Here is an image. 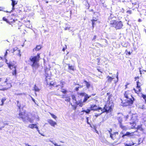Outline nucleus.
<instances>
[{
    "label": "nucleus",
    "instance_id": "nucleus-64",
    "mask_svg": "<svg viewBox=\"0 0 146 146\" xmlns=\"http://www.w3.org/2000/svg\"><path fill=\"white\" fill-rule=\"evenodd\" d=\"M144 11H145V12H146V11L145 10H144Z\"/></svg>",
    "mask_w": 146,
    "mask_h": 146
},
{
    "label": "nucleus",
    "instance_id": "nucleus-47",
    "mask_svg": "<svg viewBox=\"0 0 146 146\" xmlns=\"http://www.w3.org/2000/svg\"><path fill=\"white\" fill-rule=\"evenodd\" d=\"M96 35H94L93 38L92 40H95L96 38Z\"/></svg>",
    "mask_w": 146,
    "mask_h": 146
},
{
    "label": "nucleus",
    "instance_id": "nucleus-60",
    "mask_svg": "<svg viewBox=\"0 0 146 146\" xmlns=\"http://www.w3.org/2000/svg\"><path fill=\"white\" fill-rule=\"evenodd\" d=\"M64 96H62V98H64Z\"/></svg>",
    "mask_w": 146,
    "mask_h": 146
},
{
    "label": "nucleus",
    "instance_id": "nucleus-21",
    "mask_svg": "<svg viewBox=\"0 0 146 146\" xmlns=\"http://www.w3.org/2000/svg\"><path fill=\"white\" fill-rule=\"evenodd\" d=\"M109 132L110 133V137L112 139L114 140V137L116 135H118V133L117 132H115L113 134H112L111 133H110V131H109Z\"/></svg>",
    "mask_w": 146,
    "mask_h": 146
},
{
    "label": "nucleus",
    "instance_id": "nucleus-3",
    "mask_svg": "<svg viewBox=\"0 0 146 146\" xmlns=\"http://www.w3.org/2000/svg\"><path fill=\"white\" fill-rule=\"evenodd\" d=\"M130 117L131 119V122H130V125H132L131 127H129L130 129H133L135 127L136 125L135 122L137 121L138 119V115L137 114L135 113L133 115L129 114V115L126 116L125 117L126 119H128Z\"/></svg>",
    "mask_w": 146,
    "mask_h": 146
},
{
    "label": "nucleus",
    "instance_id": "nucleus-38",
    "mask_svg": "<svg viewBox=\"0 0 146 146\" xmlns=\"http://www.w3.org/2000/svg\"><path fill=\"white\" fill-rule=\"evenodd\" d=\"M138 143L137 144V145H139L140 144V143L142 142V141H141V139L139 138L138 139Z\"/></svg>",
    "mask_w": 146,
    "mask_h": 146
},
{
    "label": "nucleus",
    "instance_id": "nucleus-31",
    "mask_svg": "<svg viewBox=\"0 0 146 146\" xmlns=\"http://www.w3.org/2000/svg\"><path fill=\"white\" fill-rule=\"evenodd\" d=\"M68 68L70 70H74V66L72 65H70V64H68Z\"/></svg>",
    "mask_w": 146,
    "mask_h": 146
},
{
    "label": "nucleus",
    "instance_id": "nucleus-42",
    "mask_svg": "<svg viewBox=\"0 0 146 146\" xmlns=\"http://www.w3.org/2000/svg\"><path fill=\"white\" fill-rule=\"evenodd\" d=\"M3 20L6 21L7 23H8V20H7V19L6 18L4 17L3 18Z\"/></svg>",
    "mask_w": 146,
    "mask_h": 146
},
{
    "label": "nucleus",
    "instance_id": "nucleus-23",
    "mask_svg": "<svg viewBox=\"0 0 146 146\" xmlns=\"http://www.w3.org/2000/svg\"><path fill=\"white\" fill-rule=\"evenodd\" d=\"M42 48V46L40 45H37L36 47L33 49V50L35 51H38L39 50Z\"/></svg>",
    "mask_w": 146,
    "mask_h": 146
},
{
    "label": "nucleus",
    "instance_id": "nucleus-56",
    "mask_svg": "<svg viewBox=\"0 0 146 146\" xmlns=\"http://www.w3.org/2000/svg\"><path fill=\"white\" fill-rule=\"evenodd\" d=\"M56 94H57V95H58V96L60 95V94L59 93H57Z\"/></svg>",
    "mask_w": 146,
    "mask_h": 146
},
{
    "label": "nucleus",
    "instance_id": "nucleus-6",
    "mask_svg": "<svg viewBox=\"0 0 146 146\" xmlns=\"http://www.w3.org/2000/svg\"><path fill=\"white\" fill-rule=\"evenodd\" d=\"M28 120L31 123L33 122L34 120L37 121L39 120V117L37 113L33 112L31 115H29L28 116Z\"/></svg>",
    "mask_w": 146,
    "mask_h": 146
},
{
    "label": "nucleus",
    "instance_id": "nucleus-7",
    "mask_svg": "<svg viewBox=\"0 0 146 146\" xmlns=\"http://www.w3.org/2000/svg\"><path fill=\"white\" fill-rule=\"evenodd\" d=\"M113 26L115 28L117 29H119L122 28L123 24L121 21H112L111 22Z\"/></svg>",
    "mask_w": 146,
    "mask_h": 146
},
{
    "label": "nucleus",
    "instance_id": "nucleus-53",
    "mask_svg": "<svg viewBox=\"0 0 146 146\" xmlns=\"http://www.w3.org/2000/svg\"><path fill=\"white\" fill-rule=\"evenodd\" d=\"M139 72H140V74H141V70H140V68Z\"/></svg>",
    "mask_w": 146,
    "mask_h": 146
},
{
    "label": "nucleus",
    "instance_id": "nucleus-41",
    "mask_svg": "<svg viewBox=\"0 0 146 146\" xmlns=\"http://www.w3.org/2000/svg\"><path fill=\"white\" fill-rule=\"evenodd\" d=\"M65 100L66 101L69 102L70 101V98H68Z\"/></svg>",
    "mask_w": 146,
    "mask_h": 146
},
{
    "label": "nucleus",
    "instance_id": "nucleus-28",
    "mask_svg": "<svg viewBox=\"0 0 146 146\" xmlns=\"http://www.w3.org/2000/svg\"><path fill=\"white\" fill-rule=\"evenodd\" d=\"M49 113L51 115L52 117L54 119H56L57 118V117L55 115H54V114L51 113L50 112Z\"/></svg>",
    "mask_w": 146,
    "mask_h": 146
},
{
    "label": "nucleus",
    "instance_id": "nucleus-20",
    "mask_svg": "<svg viewBox=\"0 0 146 146\" xmlns=\"http://www.w3.org/2000/svg\"><path fill=\"white\" fill-rule=\"evenodd\" d=\"M11 1H12L11 5L12 6L13 9H14V6L17 4V1L14 0H11Z\"/></svg>",
    "mask_w": 146,
    "mask_h": 146
},
{
    "label": "nucleus",
    "instance_id": "nucleus-13",
    "mask_svg": "<svg viewBox=\"0 0 146 146\" xmlns=\"http://www.w3.org/2000/svg\"><path fill=\"white\" fill-rule=\"evenodd\" d=\"M98 17H96L94 16L93 17L92 19L91 20L92 22V27L93 28L94 27V25H95L96 23H100L98 21Z\"/></svg>",
    "mask_w": 146,
    "mask_h": 146
},
{
    "label": "nucleus",
    "instance_id": "nucleus-57",
    "mask_svg": "<svg viewBox=\"0 0 146 146\" xmlns=\"http://www.w3.org/2000/svg\"><path fill=\"white\" fill-rule=\"evenodd\" d=\"M2 8L1 7H0V11L2 10Z\"/></svg>",
    "mask_w": 146,
    "mask_h": 146
},
{
    "label": "nucleus",
    "instance_id": "nucleus-48",
    "mask_svg": "<svg viewBox=\"0 0 146 146\" xmlns=\"http://www.w3.org/2000/svg\"><path fill=\"white\" fill-rule=\"evenodd\" d=\"M31 99L32 100L35 102V100L31 96Z\"/></svg>",
    "mask_w": 146,
    "mask_h": 146
},
{
    "label": "nucleus",
    "instance_id": "nucleus-44",
    "mask_svg": "<svg viewBox=\"0 0 146 146\" xmlns=\"http://www.w3.org/2000/svg\"><path fill=\"white\" fill-rule=\"evenodd\" d=\"M100 113H99V114H96L95 115V116L96 117H97L99 115L101 114L102 113H101V111H100Z\"/></svg>",
    "mask_w": 146,
    "mask_h": 146
},
{
    "label": "nucleus",
    "instance_id": "nucleus-59",
    "mask_svg": "<svg viewBox=\"0 0 146 146\" xmlns=\"http://www.w3.org/2000/svg\"><path fill=\"white\" fill-rule=\"evenodd\" d=\"M137 78H139V77H137L135 78V79H136Z\"/></svg>",
    "mask_w": 146,
    "mask_h": 146
},
{
    "label": "nucleus",
    "instance_id": "nucleus-1",
    "mask_svg": "<svg viewBox=\"0 0 146 146\" xmlns=\"http://www.w3.org/2000/svg\"><path fill=\"white\" fill-rule=\"evenodd\" d=\"M46 82V85L49 86H52L54 87L58 88H57L58 92L60 91L63 94H66L68 91L66 90L63 88V86L65 84L64 82L60 81L57 83H54L53 81H50V74H48L46 73L45 75Z\"/></svg>",
    "mask_w": 146,
    "mask_h": 146
},
{
    "label": "nucleus",
    "instance_id": "nucleus-61",
    "mask_svg": "<svg viewBox=\"0 0 146 146\" xmlns=\"http://www.w3.org/2000/svg\"><path fill=\"white\" fill-rule=\"evenodd\" d=\"M65 50V49L64 48H63L62 49L64 51Z\"/></svg>",
    "mask_w": 146,
    "mask_h": 146
},
{
    "label": "nucleus",
    "instance_id": "nucleus-25",
    "mask_svg": "<svg viewBox=\"0 0 146 146\" xmlns=\"http://www.w3.org/2000/svg\"><path fill=\"white\" fill-rule=\"evenodd\" d=\"M34 89L35 92H38L40 90V89L35 85Z\"/></svg>",
    "mask_w": 146,
    "mask_h": 146
},
{
    "label": "nucleus",
    "instance_id": "nucleus-29",
    "mask_svg": "<svg viewBox=\"0 0 146 146\" xmlns=\"http://www.w3.org/2000/svg\"><path fill=\"white\" fill-rule=\"evenodd\" d=\"M141 96L145 100V102H146V95L141 94Z\"/></svg>",
    "mask_w": 146,
    "mask_h": 146
},
{
    "label": "nucleus",
    "instance_id": "nucleus-26",
    "mask_svg": "<svg viewBox=\"0 0 146 146\" xmlns=\"http://www.w3.org/2000/svg\"><path fill=\"white\" fill-rule=\"evenodd\" d=\"M12 74L13 76H16L17 72L16 68L15 69L13 70V72H12Z\"/></svg>",
    "mask_w": 146,
    "mask_h": 146
},
{
    "label": "nucleus",
    "instance_id": "nucleus-18",
    "mask_svg": "<svg viewBox=\"0 0 146 146\" xmlns=\"http://www.w3.org/2000/svg\"><path fill=\"white\" fill-rule=\"evenodd\" d=\"M107 81L109 82H111L112 80L114 79V76L111 77L110 76H108L107 77Z\"/></svg>",
    "mask_w": 146,
    "mask_h": 146
},
{
    "label": "nucleus",
    "instance_id": "nucleus-32",
    "mask_svg": "<svg viewBox=\"0 0 146 146\" xmlns=\"http://www.w3.org/2000/svg\"><path fill=\"white\" fill-rule=\"evenodd\" d=\"M55 146H60V145H58L55 142H54L53 141H50Z\"/></svg>",
    "mask_w": 146,
    "mask_h": 146
},
{
    "label": "nucleus",
    "instance_id": "nucleus-54",
    "mask_svg": "<svg viewBox=\"0 0 146 146\" xmlns=\"http://www.w3.org/2000/svg\"><path fill=\"white\" fill-rule=\"evenodd\" d=\"M128 54H129V55H130L131 54V53L130 52H128Z\"/></svg>",
    "mask_w": 146,
    "mask_h": 146
},
{
    "label": "nucleus",
    "instance_id": "nucleus-2",
    "mask_svg": "<svg viewBox=\"0 0 146 146\" xmlns=\"http://www.w3.org/2000/svg\"><path fill=\"white\" fill-rule=\"evenodd\" d=\"M129 91H125L124 96L126 99L122 101V103L123 106H127L131 105L133 103L134 98L132 97Z\"/></svg>",
    "mask_w": 146,
    "mask_h": 146
},
{
    "label": "nucleus",
    "instance_id": "nucleus-16",
    "mask_svg": "<svg viewBox=\"0 0 146 146\" xmlns=\"http://www.w3.org/2000/svg\"><path fill=\"white\" fill-rule=\"evenodd\" d=\"M48 122L51 126L53 127H54L55 125H57V123L56 122L51 119H48Z\"/></svg>",
    "mask_w": 146,
    "mask_h": 146
},
{
    "label": "nucleus",
    "instance_id": "nucleus-22",
    "mask_svg": "<svg viewBox=\"0 0 146 146\" xmlns=\"http://www.w3.org/2000/svg\"><path fill=\"white\" fill-rule=\"evenodd\" d=\"M83 102H82L81 101H79L78 102H76V104L79 105V106L80 107H82L83 105Z\"/></svg>",
    "mask_w": 146,
    "mask_h": 146
},
{
    "label": "nucleus",
    "instance_id": "nucleus-30",
    "mask_svg": "<svg viewBox=\"0 0 146 146\" xmlns=\"http://www.w3.org/2000/svg\"><path fill=\"white\" fill-rule=\"evenodd\" d=\"M78 95L81 96H85L87 94L85 92L80 93L78 94Z\"/></svg>",
    "mask_w": 146,
    "mask_h": 146
},
{
    "label": "nucleus",
    "instance_id": "nucleus-9",
    "mask_svg": "<svg viewBox=\"0 0 146 146\" xmlns=\"http://www.w3.org/2000/svg\"><path fill=\"white\" fill-rule=\"evenodd\" d=\"M118 120L119 123V125L120 126V127L122 129L125 130H127L128 129H130V128L129 127H127L126 126H125L123 125L122 123L121 122L122 121V117H119L118 118Z\"/></svg>",
    "mask_w": 146,
    "mask_h": 146
},
{
    "label": "nucleus",
    "instance_id": "nucleus-43",
    "mask_svg": "<svg viewBox=\"0 0 146 146\" xmlns=\"http://www.w3.org/2000/svg\"><path fill=\"white\" fill-rule=\"evenodd\" d=\"M127 12L129 14H131V10L128 11Z\"/></svg>",
    "mask_w": 146,
    "mask_h": 146
},
{
    "label": "nucleus",
    "instance_id": "nucleus-45",
    "mask_svg": "<svg viewBox=\"0 0 146 146\" xmlns=\"http://www.w3.org/2000/svg\"><path fill=\"white\" fill-rule=\"evenodd\" d=\"M70 27H67L65 28L64 29H65V30H70Z\"/></svg>",
    "mask_w": 146,
    "mask_h": 146
},
{
    "label": "nucleus",
    "instance_id": "nucleus-40",
    "mask_svg": "<svg viewBox=\"0 0 146 146\" xmlns=\"http://www.w3.org/2000/svg\"><path fill=\"white\" fill-rule=\"evenodd\" d=\"M143 107L144 106L142 104L139 105V107L140 108L143 109Z\"/></svg>",
    "mask_w": 146,
    "mask_h": 146
},
{
    "label": "nucleus",
    "instance_id": "nucleus-24",
    "mask_svg": "<svg viewBox=\"0 0 146 146\" xmlns=\"http://www.w3.org/2000/svg\"><path fill=\"white\" fill-rule=\"evenodd\" d=\"M91 96H88V94L84 96V100L83 101V102H85Z\"/></svg>",
    "mask_w": 146,
    "mask_h": 146
},
{
    "label": "nucleus",
    "instance_id": "nucleus-52",
    "mask_svg": "<svg viewBox=\"0 0 146 146\" xmlns=\"http://www.w3.org/2000/svg\"><path fill=\"white\" fill-rule=\"evenodd\" d=\"M8 80L7 78L6 79V80L5 81V82H7V81Z\"/></svg>",
    "mask_w": 146,
    "mask_h": 146
},
{
    "label": "nucleus",
    "instance_id": "nucleus-33",
    "mask_svg": "<svg viewBox=\"0 0 146 146\" xmlns=\"http://www.w3.org/2000/svg\"><path fill=\"white\" fill-rule=\"evenodd\" d=\"M91 110L87 109V110H83L82 111L83 112H85L86 113H89L90 111Z\"/></svg>",
    "mask_w": 146,
    "mask_h": 146
},
{
    "label": "nucleus",
    "instance_id": "nucleus-14",
    "mask_svg": "<svg viewBox=\"0 0 146 146\" xmlns=\"http://www.w3.org/2000/svg\"><path fill=\"white\" fill-rule=\"evenodd\" d=\"M134 132H130L127 131L126 133L122 135V137L124 138L125 136H127L128 137H131L134 135Z\"/></svg>",
    "mask_w": 146,
    "mask_h": 146
},
{
    "label": "nucleus",
    "instance_id": "nucleus-49",
    "mask_svg": "<svg viewBox=\"0 0 146 146\" xmlns=\"http://www.w3.org/2000/svg\"><path fill=\"white\" fill-rule=\"evenodd\" d=\"M7 50H7L6 52V53H5V56H6L7 55Z\"/></svg>",
    "mask_w": 146,
    "mask_h": 146
},
{
    "label": "nucleus",
    "instance_id": "nucleus-4",
    "mask_svg": "<svg viewBox=\"0 0 146 146\" xmlns=\"http://www.w3.org/2000/svg\"><path fill=\"white\" fill-rule=\"evenodd\" d=\"M113 106V102L110 101L109 100L108 101L105 106L103 109L100 108L101 113L104 112H111L112 110V108Z\"/></svg>",
    "mask_w": 146,
    "mask_h": 146
},
{
    "label": "nucleus",
    "instance_id": "nucleus-58",
    "mask_svg": "<svg viewBox=\"0 0 146 146\" xmlns=\"http://www.w3.org/2000/svg\"><path fill=\"white\" fill-rule=\"evenodd\" d=\"M27 145L28 146H30V145H29L28 144H27Z\"/></svg>",
    "mask_w": 146,
    "mask_h": 146
},
{
    "label": "nucleus",
    "instance_id": "nucleus-10",
    "mask_svg": "<svg viewBox=\"0 0 146 146\" xmlns=\"http://www.w3.org/2000/svg\"><path fill=\"white\" fill-rule=\"evenodd\" d=\"M84 82L87 89H88L90 91L93 90V86L91 84V83L90 82H88L84 80Z\"/></svg>",
    "mask_w": 146,
    "mask_h": 146
},
{
    "label": "nucleus",
    "instance_id": "nucleus-34",
    "mask_svg": "<svg viewBox=\"0 0 146 146\" xmlns=\"http://www.w3.org/2000/svg\"><path fill=\"white\" fill-rule=\"evenodd\" d=\"M118 75L117 74V76L116 77V80H114V82L115 83V84L116 83L118 82Z\"/></svg>",
    "mask_w": 146,
    "mask_h": 146
},
{
    "label": "nucleus",
    "instance_id": "nucleus-27",
    "mask_svg": "<svg viewBox=\"0 0 146 146\" xmlns=\"http://www.w3.org/2000/svg\"><path fill=\"white\" fill-rule=\"evenodd\" d=\"M6 100V98H3L1 99V102L2 103L0 104V105L2 106L3 105L5 101Z\"/></svg>",
    "mask_w": 146,
    "mask_h": 146
},
{
    "label": "nucleus",
    "instance_id": "nucleus-55",
    "mask_svg": "<svg viewBox=\"0 0 146 146\" xmlns=\"http://www.w3.org/2000/svg\"><path fill=\"white\" fill-rule=\"evenodd\" d=\"M80 87V88H82L83 87V86H79Z\"/></svg>",
    "mask_w": 146,
    "mask_h": 146
},
{
    "label": "nucleus",
    "instance_id": "nucleus-19",
    "mask_svg": "<svg viewBox=\"0 0 146 146\" xmlns=\"http://www.w3.org/2000/svg\"><path fill=\"white\" fill-rule=\"evenodd\" d=\"M6 125H7L6 123H5L3 122L0 121V130H1Z\"/></svg>",
    "mask_w": 146,
    "mask_h": 146
},
{
    "label": "nucleus",
    "instance_id": "nucleus-11",
    "mask_svg": "<svg viewBox=\"0 0 146 146\" xmlns=\"http://www.w3.org/2000/svg\"><path fill=\"white\" fill-rule=\"evenodd\" d=\"M101 108L95 105H91L90 108L91 110L93 111H101V110L100 108Z\"/></svg>",
    "mask_w": 146,
    "mask_h": 146
},
{
    "label": "nucleus",
    "instance_id": "nucleus-37",
    "mask_svg": "<svg viewBox=\"0 0 146 146\" xmlns=\"http://www.w3.org/2000/svg\"><path fill=\"white\" fill-rule=\"evenodd\" d=\"M7 89H8V88L5 87V88H3L2 89H0V90H2V91H5V90H6Z\"/></svg>",
    "mask_w": 146,
    "mask_h": 146
},
{
    "label": "nucleus",
    "instance_id": "nucleus-51",
    "mask_svg": "<svg viewBox=\"0 0 146 146\" xmlns=\"http://www.w3.org/2000/svg\"><path fill=\"white\" fill-rule=\"evenodd\" d=\"M80 88L79 87H77L76 88V90L78 91V90L79 88Z\"/></svg>",
    "mask_w": 146,
    "mask_h": 146
},
{
    "label": "nucleus",
    "instance_id": "nucleus-8",
    "mask_svg": "<svg viewBox=\"0 0 146 146\" xmlns=\"http://www.w3.org/2000/svg\"><path fill=\"white\" fill-rule=\"evenodd\" d=\"M19 118H21L23 121L28 120V116L24 112H20L19 115Z\"/></svg>",
    "mask_w": 146,
    "mask_h": 146
},
{
    "label": "nucleus",
    "instance_id": "nucleus-62",
    "mask_svg": "<svg viewBox=\"0 0 146 146\" xmlns=\"http://www.w3.org/2000/svg\"><path fill=\"white\" fill-rule=\"evenodd\" d=\"M2 78H0V82Z\"/></svg>",
    "mask_w": 146,
    "mask_h": 146
},
{
    "label": "nucleus",
    "instance_id": "nucleus-35",
    "mask_svg": "<svg viewBox=\"0 0 146 146\" xmlns=\"http://www.w3.org/2000/svg\"><path fill=\"white\" fill-rule=\"evenodd\" d=\"M72 98L73 99V100H75V103H76V102H77V101L75 99V96L74 95H72Z\"/></svg>",
    "mask_w": 146,
    "mask_h": 146
},
{
    "label": "nucleus",
    "instance_id": "nucleus-15",
    "mask_svg": "<svg viewBox=\"0 0 146 146\" xmlns=\"http://www.w3.org/2000/svg\"><path fill=\"white\" fill-rule=\"evenodd\" d=\"M31 129H33L34 128H35L37 131L39 132L40 131L39 130V129L38 128V127L37 126V125L36 124H29L28 126Z\"/></svg>",
    "mask_w": 146,
    "mask_h": 146
},
{
    "label": "nucleus",
    "instance_id": "nucleus-5",
    "mask_svg": "<svg viewBox=\"0 0 146 146\" xmlns=\"http://www.w3.org/2000/svg\"><path fill=\"white\" fill-rule=\"evenodd\" d=\"M40 58V54H38L36 56H31L30 59L33 63L32 66L33 68H37L38 66V62L39 61Z\"/></svg>",
    "mask_w": 146,
    "mask_h": 146
},
{
    "label": "nucleus",
    "instance_id": "nucleus-50",
    "mask_svg": "<svg viewBox=\"0 0 146 146\" xmlns=\"http://www.w3.org/2000/svg\"><path fill=\"white\" fill-rule=\"evenodd\" d=\"M87 123L88 124H90V123L88 122V117L87 118Z\"/></svg>",
    "mask_w": 146,
    "mask_h": 146
},
{
    "label": "nucleus",
    "instance_id": "nucleus-17",
    "mask_svg": "<svg viewBox=\"0 0 146 146\" xmlns=\"http://www.w3.org/2000/svg\"><path fill=\"white\" fill-rule=\"evenodd\" d=\"M8 64V66L11 69H12L13 68L15 69L17 67V66L15 65L14 64H13L11 63L10 64H8Z\"/></svg>",
    "mask_w": 146,
    "mask_h": 146
},
{
    "label": "nucleus",
    "instance_id": "nucleus-39",
    "mask_svg": "<svg viewBox=\"0 0 146 146\" xmlns=\"http://www.w3.org/2000/svg\"><path fill=\"white\" fill-rule=\"evenodd\" d=\"M8 86V87H7V88H8V89L12 87V85L10 83H9L7 84Z\"/></svg>",
    "mask_w": 146,
    "mask_h": 146
},
{
    "label": "nucleus",
    "instance_id": "nucleus-63",
    "mask_svg": "<svg viewBox=\"0 0 146 146\" xmlns=\"http://www.w3.org/2000/svg\"><path fill=\"white\" fill-rule=\"evenodd\" d=\"M120 134H123V133L122 132H121Z\"/></svg>",
    "mask_w": 146,
    "mask_h": 146
},
{
    "label": "nucleus",
    "instance_id": "nucleus-12",
    "mask_svg": "<svg viewBox=\"0 0 146 146\" xmlns=\"http://www.w3.org/2000/svg\"><path fill=\"white\" fill-rule=\"evenodd\" d=\"M139 82H137V87L136 89H134L133 90L137 94H138L141 91V88H140L141 85L139 84Z\"/></svg>",
    "mask_w": 146,
    "mask_h": 146
},
{
    "label": "nucleus",
    "instance_id": "nucleus-46",
    "mask_svg": "<svg viewBox=\"0 0 146 146\" xmlns=\"http://www.w3.org/2000/svg\"><path fill=\"white\" fill-rule=\"evenodd\" d=\"M18 49V48L17 47H15L13 48V51L15 52Z\"/></svg>",
    "mask_w": 146,
    "mask_h": 146
},
{
    "label": "nucleus",
    "instance_id": "nucleus-36",
    "mask_svg": "<svg viewBox=\"0 0 146 146\" xmlns=\"http://www.w3.org/2000/svg\"><path fill=\"white\" fill-rule=\"evenodd\" d=\"M17 51L18 52V54L17 55L19 56V57H21V54H20V50H17Z\"/></svg>",
    "mask_w": 146,
    "mask_h": 146
}]
</instances>
